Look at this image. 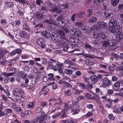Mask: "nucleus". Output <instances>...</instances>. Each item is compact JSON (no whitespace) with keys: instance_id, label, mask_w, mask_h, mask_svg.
Wrapping results in <instances>:
<instances>
[{"instance_id":"09e8293b","label":"nucleus","mask_w":123,"mask_h":123,"mask_svg":"<svg viewBox=\"0 0 123 123\" xmlns=\"http://www.w3.org/2000/svg\"><path fill=\"white\" fill-rule=\"evenodd\" d=\"M50 117L49 116H47V117L46 119H45V122L42 123H47L50 121Z\"/></svg>"},{"instance_id":"473e14b6","label":"nucleus","mask_w":123,"mask_h":123,"mask_svg":"<svg viewBox=\"0 0 123 123\" xmlns=\"http://www.w3.org/2000/svg\"><path fill=\"white\" fill-rule=\"evenodd\" d=\"M13 3L11 2H6L5 4V6L8 7H12L13 6Z\"/></svg>"},{"instance_id":"ddd939ff","label":"nucleus","mask_w":123,"mask_h":123,"mask_svg":"<svg viewBox=\"0 0 123 123\" xmlns=\"http://www.w3.org/2000/svg\"><path fill=\"white\" fill-rule=\"evenodd\" d=\"M97 19V18L94 16H92L88 20V22L90 23H93L96 22Z\"/></svg>"},{"instance_id":"f704fd0d","label":"nucleus","mask_w":123,"mask_h":123,"mask_svg":"<svg viewBox=\"0 0 123 123\" xmlns=\"http://www.w3.org/2000/svg\"><path fill=\"white\" fill-rule=\"evenodd\" d=\"M94 27L92 26L91 27H88L87 28V32H86V34H89L92 31V30L94 29Z\"/></svg>"},{"instance_id":"393cba45","label":"nucleus","mask_w":123,"mask_h":123,"mask_svg":"<svg viewBox=\"0 0 123 123\" xmlns=\"http://www.w3.org/2000/svg\"><path fill=\"white\" fill-rule=\"evenodd\" d=\"M64 105L63 106V107L65 110L67 111L70 109L71 108L70 107V106L68 105V104L65 103H64Z\"/></svg>"},{"instance_id":"5701e85b","label":"nucleus","mask_w":123,"mask_h":123,"mask_svg":"<svg viewBox=\"0 0 123 123\" xmlns=\"http://www.w3.org/2000/svg\"><path fill=\"white\" fill-rule=\"evenodd\" d=\"M78 29L75 28H71L70 31V33L73 36H74Z\"/></svg>"},{"instance_id":"9b49d317","label":"nucleus","mask_w":123,"mask_h":123,"mask_svg":"<svg viewBox=\"0 0 123 123\" xmlns=\"http://www.w3.org/2000/svg\"><path fill=\"white\" fill-rule=\"evenodd\" d=\"M36 18L38 20H41L43 18L44 16L41 13L37 12L35 14Z\"/></svg>"},{"instance_id":"4d7b16f0","label":"nucleus","mask_w":123,"mask_h":123,"mask_svg":"<svg viewBox=\"0 0 123 123\" xmlns=\"http://www.w3.org/2000/svg\"><path fill=\"white\" fill-rule=\"evenodd\" d=\"M70 90L68 89L67 91H66L64 92L65 94L67 95H70Z\"/></svg>"},{"instance_id":"39448f33","label":"nucleus","mask_w":123,"mask_h":123,"mask_svg":"<svg viewBox=\"0 0 123 123\" xmlns=\"http://www.w3.org/2000/svg\"><path fill=\"white\" fill-rule=\"evenodd\" d=\"M62 9L60 7L55 6L53 8L49 9V11L52 12H56L57 13H60L62 12Z\"/></svg>"},{"instance_id":"2f4dec72","label":"nucleus","mask_w":123,"mask_h":123,"mask_svg":"<svg viewBox=\"0 0 123 123\" xmlns=\"http://www.w3.org/2000/svg\"><path fill=\"white\" fill-rule=\"evenodd\" d=\"M73 71L72 70L66 69L65 70V72L67 74L69 75L72 74Z\"/></svg>"},{"instance_id":"680f3d73","label":"nucleus","mask_w":123,"mask_h":123,"mask_svg":"<svg viewBox=\"0 0 123 123\" xmlns=\"http://www.w3.org/2000/svg\"><path fill=\"white\" fill-rule=\"evenodd\" d=\"M113 92V90L111 89H109L107 91V94L109 95H111Z\"/></svg>"},{"instance_id":"79ce46f5","label":"nucleus","mask_w":123,"mask_h":123,"mask_svg":"<svg viewBox=\"0 0 123 123\" xmlns=\"http://www.w3.org/2000/svg\"><path fill=\"white\" fill-rule=\"evenodd\" d=\"M2 99L5 101H6L8 100L7 98L4 94H2L1 95Z\"/></svg>"},{"instance_id":"1a4fd4ad","label":"nucleus","mask_w":123,"mask_h":123,"mask_svg":"<svg viewBox=\"0 0 123 123\" xmlns=\"http://www.w3.org/2000/svg\"><path fill=\"white\" fill-rule=\"evenodd\" d=\"M97 28H98L99 29H101L102 28L103 29L106 28V26L104 22H97Z\"/></svg>"},{"instance_id":"3c124183","label":"nucleus","mask_w":123,"mask_h":123,"mask_svg":"<svg viewBox=\"0 0 123 123\" xmlns=\"http://www.w3.org/2000/svg\"><path fill=\"white\" fill-rule=\"evenodd\" d=\"M47 103L45 101H42L41 103V106L42 107H44L47 105Z\"/></svg>"},{"instance_id":"0e129e2a","label":"nucleus","mask_w":123,"mask_h":123,"mask_svg":"<svg viewBox=\"0 0 123 123\" xmlns=\"http://www.w3.org/2000/svg\"><path fill=\"white\" fill-rule=\"evenodd\" d=\"M40 116V117H45L47 115L45 114L44 112L42 111L41 112V113Z\"/></svg>"},{"instance_id":"aec40b11","label":"nucleus","mask_w":123,"mask_h":123,"mask_svg":"<svg viewBox=\"0 0 123 123\" xmlns=\"http://www.w3.org/2000/svg\"><path fill=\"white\" fill-rule=\"evenodd\" d=\"M19 36L22 37L27 38L29 37L28 34L25 31H23L20 33Z\"/></svg>"},{"instance_id":"6ab92c4d","label":"nucleus","mask_w":123,"mask_h":123,"mask_svg":"<svg viewBox=\"0 0 123 123\" xmlns=\"http://www.w3.org/2000/svg\"><path fill=\"white\" fill-rule=\"evenodd\" d=\"M50 39L52 41H55L57 37V35L56 34H55L54 32H52L50 35Z\"/></svg>"},{"instance_id":"4468645a","label":"nucleus","mask_w":123,"mask_h":123,"mask_svg":"<svg viewBox=\"0 0 123 123\" xmlns=\"http://www.w3.org/2000/svg\"><path fill=\"white\" fill-rule=\"evenodd\" d=\"M18 75L22 78L25 79L27 77V74L24 72L20 71L18 73Z\"/></svg>"},{"instance_id":"6e6d98bb","label":"nucleus","mask_w":123,"mask_h":123,"mask_svg":"<svg viewBox=\"0 0 123 123\" xmlns=\"http://www.w3.org/2000/svg\"><path fill=\"white\" fill-rule=\"evenodd\" d=\"M57 87L58 85L57 84L54 83L52 86L53 89H55L57 88Z\"/></svg>"},{"instance_id":"603ef678","label":"nucleus","mask_w":123,"mask_h":123,"mask_svg":"<svg viewBox=\"0 0 123 123\" xmlns=\"http://www.w3.org/2000/svg\"><path fill=\"white\" fill-rule=\"evenodd\" d=\"M83 99V97L82 96H80L76 98H75V100H77L78 101L80 100Z\"/></svg>"},{"instance_id":"c756f323","label":"nucleus","mask_w":123,"mask_h":123,"mask_svg":"<svg viewBox=\"0 0 123 123\" xmlns=\"http://www.w3.org/2000/svg\"><path fill=\"white\" fill-rule=\"evenodd\" d=\"M76 84L78 86H80L83 89H85L86 87V85L84 83H82L80 82H77Z\"/></svg>"},{"instance_id":"412c9836","label":"nucleus","mask_w":123,"mask_h":123,"mask_svg":"<svg viewBox=\"0 0 123 123\" xmlns=\"http://www.w3.org/2000/svg\"><path fill=\"white\" fill-rule=\"evenodd\" d=\"M103 83L105 86H108L111 85V82L108 79H107L104 80Z\"/></svg>"},{"instance_id":"423d86ee","label":"nucleus","mask_w":123,"mask_h":123,"mask_svg":"<svg viewBox=\"0 0 123 123\" xmlns=\"http://www.w3.org/2000/svg\"><path fill=\"white\" fill-rule=\"evenodd\" d=\"M117 21L116 19H113L110 21L109 25L110 28H114L117 25Z\"/></svg>"},{"instance_id":"a19ab883","label":"nucleus","mask_w":123,"mask_h":123,"mask_svg":"<svg viewBox=\"0 0 123 123\" xmlns=\"http://www.w3.org/2000/svg\"><path fill=\"white\" fill-rule=\"evenodd\" d=\"M48 69H51L53 66V63L51 61H48Z\"/></svg>"},{"instance_id":"4c0bfd02","label":"nucleus","mask_w":123,"mask_h":123,"mask_svg":"<svg viewBox=\"0 0 123 123\" xmlns=\"http://www.w3.org/2000/svg\"><path fill=\"white\" fill-rule=\"evenodd\" d=\"M24 96L23 95H21L20 96H17L16 98L18 99H20L22 101H23L24 100Z\"/></svg>"},{"instance_id":"5fc2aeb1","label":"nucleus","mask_w":123,"mask_h":123,"mask_svg":"<svg viewBox=\"0 0 123 123\" xmlns=\"http://www.w3.org/2000/svg\"><path fill=\"white\" fill-rule=\"evenodd\" d=\"M75 25L77 26H82V23L80 22H76L75 23Z\"/></svg>"},{"instance_id":"bb28decb","label":"nucleus","mask_w":123,"mask_h":123,"mask_svg":"<svg viewBox=\"0 0 123 123\" xmlns=\"http://www.w3.org/2000/svg\"><path fill=\"white\" fill-rule=\"evenodd\" d=\"M64 18V16L63 15L60 14L57 18L56 19L57 21H60L62 20Z\"/></svg>"},{"instance_id":"13d9d810","label":"nucleus","mask_w":123,"mask_h":123,"mask_svg":"<svg viewBox=\"0 0 123 123\" xmlns=\"http://www.w3.org/2000/svg\"><path fill=\"white\" fill-rule=\"evenodd\" d=\"M111 14L107 12H105L104 16L106 18H109L110 17Z\"/></svg>"},{"instance_id":"cd10ccee","label":"nucleus","mask_w":123,"mask_h":123,"mask_svg":"<svg viewBox=\"0 0 123 123\" xmlns=\"http://www.w3.org/2000/svg\"><path fill=\"white\" fill-rule=\"evenodd\" d=\"M119 1V0H111V3L113 6H115L118 4Z\"/></svg>"},{"instance_id":"de8ad7c7","label":"nucleus","mask_w":123,"mask_h":123,"mask_svg":"<svg viewBox=\"0 0 123 123\" xmlns=\"http://www.w3.org/2000/svg\"><path fill=\"white\" fill-rule=\"evenodd\" d=\"M49 77L48 78V80H50L51 78H53L54 76V75L53 74L50 73L48 74Z\"/></svg>"},{"instance_id":"f8f14e48","label":"nucleus","mask_w":123,"mask_h":123,"mask_svg":"<svg viewBox=\"0 0 123 123\" xmlns=\"http://www.w3.org/2000/svg\"><path fill=\"white\" fill-rule=\"evenodd\" d=\"M41 33L42 35L47 38L49 37L51 35L50 32L48 31H44L43 32H41Z\"/></svg>"},{"instance_id":"052dcab7","label":"nucleus","mask_w":123,"mask_h":123,"mask_svg":"<svg viewBox=\"0 0 123 123\" xmlns=\"http://www.w3.org/2000/svg\"><path fill=\"white\" fill-rule=\"evenodd\" d=\"M51 19H50L49 20L46 19L44 20V22L46 23H47L51 24L52 22L51 21Z\"/></svg>"},{"instance_id":"dca6fc26","label":"nucleus","mask_w":123,"mask_h":123,"mask_svg":"<svg viewBox=\"0 0 123 123\" xmlns=\"http://www.w3.org/2000/svg\"><path fill=\"white\" fill-rule=\"evenodd\" d=\"M120 83L118 82H116L114 85V89L116 91H117L119 88Z\"/></svg>"},{"instance_id":"8fccbe9b","label":"nucleus","mask_w":123,"mask_h":123,"mask_svg":"<svg viewBox=\"0 0 123 123\" xmlns=\"http://www.w3.org/2000/svg\"><path fill=\"white\" fill-rule=\"evenodd\" d=\"M42 109L41 107H39L37 108L36 109V112L37 113H39L41 111Z\"/></svg>"},{"instance_id":"b1692460","label":"nucleus","mask_w":123,"mask_h":123,"mask_svg":"<svg viewBox=\"0 0 123 123\" xmlns=\"http://www.w3.org/2000/svg\"><path fill=\"white\" fill-rule=\"evenodd\" d=\"M58 83L60 84H64L67 85V86H69V87H70L71 86L70 84H69V83L65 81H63L62 80H59L58 82Z\"/></svg>"},{"instance_id":"338daca9","label":"nucleus","mask_w":123,"mask_h":123,"mask_svg":"<svg viewBox=\"0 0 123 123\" xmlns=\"http://www.w3.org/2000/svg\"><path fill=\"white\" fill-rule=\"evenodd\" d=\"M42 2V0H36V3L37 5H39L41 4Z\"/></svg>"},{"instance_id":"a878e982","label":"nucleus","mask_w":123,"mask_h":123,"mask_svg":"<svg viewBox=\"0 0 123 123\" xmlns=\"http://www.w3.org/2000/svg\"><path fill=\"white\" fill-rule=\"evenodd\" d=\"M82 34L81 32L78 30L76 33L75 36H74V37H80L82 36Z\"/></svg>"},{"instance_id":"0eeeda50","label":"nucleus","mask_w":123,"mask_h":123,"mask_svg":"<svg viewBox=\"0 0 123 123\" xmlns=\"http://www.w3.org/2000/svg\"><path fill=\"white\" fill-rule=\"evenodd\" d=\"M23 92V91L21 88L16 89L15 90L13 91V94L14 97L16 98L17 96H18V93L20 94Z\"/></svg>"},{"instance_id":"f03ea898","label":"nucleus","mask_w":123,"mask_h":123,"mask_svg":"<svg viewBox=\"0 0 123 123\" xmlns=\"http://www.w3.org/2000/svg\"><path fill=\"white\" fill-rule=\"evenodd\" d=\"M37 44L40 46L42 48H44L46 47V44H44L45 42L44 39L42 38H38L37 40Z\"/></svg>"},{"instance_id":"20e7f679","label":"nucleus","mask_w":123,"mask_h":123,"mask_svg":"<svg viewBox=\"0 0 123 123\" xmlns=\"http://www.w3.org/2000/svg\"><path fill=\"white\" fill-rule=\"evenodd\" d=\"M57 21H58V26H59L61 28H63L64 31L66 32H69V30L65 28V26L66 25L65 23L62 20Z\"/></svg>"},{"instance_id":"bf43d9fd","label":"nucleus","mask_w":123,"mask_h":123,"mask_svg":"<svg viewBox=\"0 0 123 123\" xmlns=\"http://www.w3.org/2000/svg\"><path fill=\"white\" fill-rule=\"evenodd\" d=\"M68 48V46L67 45H65V46H64L63 47V50L65 51H66L67 50Z\"/></svg>"},{"instance_id":"72a5a7b5","label":"nucleus","mask_w":123,"mask_h":123,"mask_svg":"<svg viewBox=\"0 0 123 123\" xmlns=\"http://www.w3.org/2000/svg\"><path fill=\"white\" fill-rule=\"evenodd\" d=\"M23 28L25 30L28 31H30V30L28 25L26 24H25L23 25Z\"/></svg>"},{"instance_id":"ea45409f","label":"nucleus","mask_w":123,"mask_h":123,"mask_svg":"<svg viewBox=\"0 0 123 123\" xmlns=\"http://www.w3.org/2000/svg\"><path fill=\"white\" fill-rule=\"evenodd\" d=\"M101 2L99 0H94V1L93 4L97 6Z\"/></svg>"},{"instance_id":"9d476101","label":"nucleus","mask_w":123,"mask_h":123,"mask_svg":"<svg viewBox=\"0 0 123 123\" xmlns=\"http://www.w3.org/2000/svg\"><path fill=\"white\" fill-rule=\"evenodd\" d=\"M8 52V51L6 49L3 50L0 48V59L3 58L4 56V54Z\"/></svg>"},{"instance_id":"c9c22d12","label":"nucleus","mask_w":123,"mask_h":123,"mask_svg":"<svg viewBox=\"0 0 123 123\" xmlns=\"http://www.w3.org/2000/svg\"><path fill=\"white\" fill-rule=\"evenodd\" d=\"M110 44V43L108 41H105L103 43L102 46L105 47H107Z\"/></svg>"},{"instance_id":"69168bd1","label":"nucleus","mask_w":123,"mask_h":123,"mask_svg":"<svg viewBox=\"0 0 123 123\" xmlns=\"http://www.w3.org/2000/svg\"><path fill=\"white\" fill-rule=\"evenodd\" d=\"M24 69L25 71H28L29 70V68L28 66H26L24 67Z\"/></svg>"},{"instance_id":"7ed1b4c3","label":"nucleus","mask_w":123,"mask_h":123,"mask_svg":"<svg viewBox=\"0 0 123 123\" xmlns=\"http://www.w3.org/2000/svg\"><path fill=\"white\" fill-rule=\"evenodd\" d=\"M13 74V72L6 73L4 72L3 73V75L5 76L4 78V82L5 83H7L8 81L9 80V78L8 77L12 75Z\"/></svg>"},{"instance_id":"58836bf2","label":"nucleus","mask_w":123,"mask_h":123,"mask_svg":"<svg viewBox=\"0 0 123 123\" xmlns=\"http://www.w3.org/2000/svg\"><path fill=\"white\" fill-rule=\"evenodd\" d=\"M45 117H39V123H42L45 122Z\"/></svg>"},{"instance_id":"a211bd4d","label":"nucleus","mask_w":123,"mask_h":123,"mask_svg":"<svg viewBox=\"0 0 123 123\" xmlns=\"http://www.w3.org/2000/svg\"><path fill=\"white\" fill-rule=\"evenodd\" d=\"M64 40H63L62 38H59L58 39H57V41L59 43L60 45L62 46L65 43V41Z\"/></svg>"},{"instance_id":"e2e57ef3","label":"nucleus","mask_w":123,"mask_h":123,"mask_svg":"<svg viewBox=\"0 0 123 123\" xmlns=\"http://www.w3.org/2000/svg\"><path fill=\"white\" fill-rule=\"evenodd\" d=\"M75 74L77 76H79L81 74V73L80 71H77L76 72Z\"/></svg>"},{"instance_id":"864d4df0","label":"nucleus","mask_w":123,"mask_h":123,"mask_svg":"<svg viewBox=\"0 0 123 123\" xmlns=\"http://www.w3.org/2000/svg\"><path fill=\"white\" fill-rule=\"evenodd\" d=\"M61 113H59L57 114L53 115L52 116V117L53 118H57L60 115Z\"/></svg>"},{"instance_id":"e433bc0d","label":"nucleus","mask_w":123,"mask_h":123,"mask_svg":"<svg viewBox=\"0 0 123 123\" xmlns=\"http://www.w3.org/2000/svg\"><path fill=\"white\" fill-rule=\"evenodd\" d=\"M85 63L89 65H92L93 64V62L91 61L88 60H86Z\"/></svg>"},{"instance_id":"774afa93","label":"nucleus","mask_w":123,"mask_h":123,"mask_svg":"<svg viewBox=\"0 0 123 123\" xmlns=\"http://www.w3.org/2000/svg\"><path fill=\"white\" fill-rule=\"evenodd\" d=\"M4 92H5L7 96H9L10 95V93L8 92V89H6L4 91Z\"/></svg>"},{"instance_id":"c85d7f7f","label":"nucleus","mask_w":123,"mask_h":123,"mask_svg":"<svg viewBox=\"0 0 123 123\" xmlns=\"http://www.w3.org/2000/svg\"><path fill=\"white\" fill-rule=\"evenodd\" d=\"M85 14L84 12H81L77 14V17L79 18H81L84 16Z\"/></svg>"},{"instance_id":"f257e3e1","label":"nucleus","mask_w":123,"mask_h":123,"mask_svg":"<svg viewBox=\"0 0 123 123\" xmlns=\"http://www.w3.org/2000/svg\"><path fill=\"white\" fill-rule=\"evenodd\" d=\"M110 32L114 34L115 35H117L116 37L117 39H118V37L120 34H121V30L118 29H110L109 30Z\"/></svg>"},{"instance_id":"f3484780","label":"nucleus","mask_w":123,"mask_h":123,"mask_svg":"<svg viewBox=\"0 0 123 123\" xmlns=\"http://www.w3.org/2000/svg\"><path fill=\"white\" fill-rule=\"evenodd\" d=\"M98 35L99 38H102L103 40L105 39L106 37V36L105 33L103 32H99Z\"/></svg>"},{"instance_id":"37998d69","label":"nucleus","mask_w":123,"mask_h":123,"mask_svg":"<svg viewBox=\"0 0 123 123\" xmlns=\"http://www.w3.org/2000/svg\"><path fill=\"white\" fill-rule=\"evenodd\" d=\"M48 4L50 8L51 9L55 7L54 5L52 4L50 2H48Z\"/></svg>"},{"instance_id":"49530a36","label":"nucleus","mask_w":123,"mask_h":123,"mask_svg":"<svg viewBox=\"0 0 123 123\" xmlns=\"http://www.w3.org/2000/svg\"><path fill=\"white\" fill-rule=\"evenodd\" d=\"M108 118L111 120H113L115 118V117L113 116L112 114H110L108 115Z\"/></svg>"},{"instance_id":"6e6552de","label":"nucleus","mask_w":123,"mask_h":123,"mask_svg":"<svg viewBox=\"0 0 123 123\" xmlns=\"http://www.w3.org/2000/svg\"><path fill=\"white\" fill-rule=\"evenodd\" d=\"M57 32L60 36V38H62L63 40H66L67 39L65 36V34L63 31L58 30L57 31Z\"/></svg>"},{"instance_id":"7c9ffc66","label":"nucleus","mask_w":123,"mask_h":123,"mask_svg":"<svg viewBox=\"0 0 123 123\" xmlns=\"http://www.w3.org/2000/svg\"><path fill=\"white\" fill-rule=\"evenodd\" d=\"M21 52V50L20 49H17L16 50H13L12 52V54L14 55L16 54H20Z\"/></svg>"},{"instance_id":"2eb2a0df","label":"nucleus","mask_w":123,"mask_h":123,"mask_svg":"<svg viewBox=\"0 0 123 123\" xmlns=\"http://www.w3.org/2000/svg\"><path fill=\"white\" fill-rule=\"evenodd\" d=\"M90 78L93 82V84L95 83L98 80L97 77L95 75H91L90 77Z\"/></svg>"},{"instance_id":"a18cd8bd","label":"nucleus","mask_w":123,"mask_h":123,"mask_svg":"<svg viewBox=\"0 0 123 123\" xmlns=\"http://www.w3.org/2000/svg\"><path fill=\"white\" fill-rule=\"evenodd\" d=\"M47 87L46 86H44L42 89L39 92V94L40 95H41L44 93V89Z\"/></svg>"},{"instance_id":"c03bdc74","label":"nucleus","mask_w":123,"mask_h":123,"mask_svg":"<svg viewBox=\"0 0 123 123\" xmlns=\"http://www.w3.org/2000/svg\"><path fill=\"white\" fill-rule=\"evenodd\" d=\"M111 48L112 49H116V44L115 43H112L110 45Z\"/></svg>"},{"instance_id":"4be33fe9","label":"nucleus","mask_w":123,"mask_h":123,"mask_svg":"<svg viewBox=\"0 0 123 123\" xmlns=\"http://www.w3.org/2000/svg\"><path fill=\"white\" fill-rule=\"evenodd\" d=\"M93 13V10L92 9L89 8L88 9L87 11V13L88 14L87 17H89L90 16L92 15Z\"/></svg>"}]
</instances>
